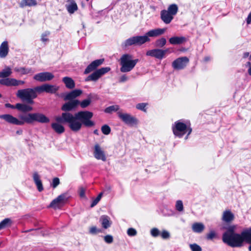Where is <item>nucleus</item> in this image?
I'll list each match as a JSON object with an SVG mask.
<instances>
[{"mask_svg": "<svg viewBox=\"0 0 251 251\" xmlns=\"http://www.w3.org/2000/svg\"><path fill=\"white\" fill-rule=\"evenodd\" d=\"M147 37H145L144 35L132 36L126 40L122 45L125 48L131 46H141L147 42Z\"/></svg>", "mask_w": 251, "mask_h": 251, "instance_id": "7", "label": "nucleus"}, {"mask_svg": "<svg viewBox=\"0 0 251 251\" xmlns=\"http://www.w3.org/2000/svg\"><path fill=\"white\" fill-rule=\"evenodd\" d=\"M104 241L108 244H111L113 242V236L111 235H107L104 236Z\"/></svg>", "mask_w": 251, "mask_h": 251, "instance_id": "45", "label": "nucleus"}, {"mask_svg": "<svg viewBox=\"0 0 251 251\" xmlns=\"http://www.w3.org/2000/svg\"><path fill=\"white\" fill-rule=\"evenodd\" d=\"M128 79V77L126 75H122L119 78V82H124L126 81Z\"/></svg>", "mask_w": 251, "mask_h": 251, "instance_id": "53", "label": "nucleus"}, {"mask_svg": "<svg viewBox=\"0 0 251 251\" xmlns=\"http://www.w3.org/2000/svg\"><path fill=\"white\" fill-rule=\"evenodd\" d=\"M176 208L179 212H181L183 210V205L182 201L178 200L176 201Z\"/></svg>", "mask_w": 251, "mask_h": 251, "instance_id": "39", "label": "nucleus"}, {"mask_svg": "<svg viewBox=\"0 0 251 251\" xmlns=\"http://www.w3.org/2000/svg\"><path fill=\"white\" fill-rule=\"evenodd\" d=\"M166 42L167 41L165 38H161L156 40L155 42V46L156 47L162 48L166 45Z\"/></svg>", "mask_w": 251, "mask_h": 251, "instance_id": "34", "label": "nucleus"}, {"mask_svg": "<svg viewBox=\"0 0 251 251\" xmlns=\"http://www.w3.org/2000/svg\"><path fill=\"white\" fill-rule=\"evenodd\" d=\"M119 108V106L118 105H111L106 108L104 110V112L107 113H111L113 112L118 111Z\"/></svg>", "mask_w": 251, "mask_h": 251, "instance_id": "36", "label": "nucleus"}, {"mask_svg": "<svg viewBox=\"0 0 251 251\" xmlns=\"http://www.w3.org/2000/svg\"><path fill=\"white\" fill-rule=\"evenodd\" d=\"M243 235L246 238V242L251 244L249 247V250L251 251V228H250V232L243 233Z\"/></svg>", "mask_w": 251, "mask_h": 251, "instance_id": "38", "label": "nucleus"}, {"mask_svg": "<svg viewBox=\"0 0 251 251\" xmlns=\"http://www.w3.org/2000/svg\"><path fill=\"white\" fill-rule=\"evenodd\" d=\"M79 104V100H69L68 102L65 103L61 107V110L68 112V111H72L77 107Z\"/></svg>", "mask_w": 251, "mask_h": 251, "instance_id": "17", "label": "nucleus"}, {"mask_svg": "<svg viewBox=\"0 0 251 251\" xmlns=\"http://www.w3.org/2000/svg\"><path fill=\"white\" fill-rule=\"evenodd\" d=\"M100 221L102 226L105 229L110 227L111 225V222L110 221V218L107 216L103 215L101 216Z\"/></svg>", "mask_w": 251, "mask_h": 251, "instance_id": "27", "label": "nucleus"}, {"mask_svg": "<svg viewBox=\"0 0 251 251\" xmlns=\"http://www.w3.org/2000/svg\"><path fill=\"white\" fill-rule=\"evenodd\" d=\"M25 83V81L23 80H18L15 78H6L5 79H0V84L4 85L7 86H18L23 85Z\"/></svg>", "mask_w": 251, "mask_h": 251, "instance_id": "16", "label": "nucleus"}, {"mask_svg": "<svg viewBox=\"0 0 251 251\" xmlns=\"http://www.w3.org/2000/svg\"><path fill=\"white\" fill-rule=\"evenodd\" d=\"M247 23L248 24H250L251 23V12L249 13L247 17Z\"/></svg>", "mask_w": 251, "mask_h": 251, "instance_id": "56", "label": "nucleus"}, {"mask_svg": "<svg viewBox=\"0 0 251 251\" xmlns=\"http://www.w3.org/2000/svg\"><path fill=\"white\" fill-rule=\"evenodd\" d=\"M94 156L98 160H101L103 161L106 160L104 151L98 144H96L94 146Z\"/></svg>", "mask_w": 251, "mask_h": 251, "instance_id": "19", "label": "nucleus"}, {"mask_svg": "<svg viewBox=\"0 0 251 251\" xmlns=\"http://www.w3.org/2000/svg\"><path fill=\"white\" fill-rule=\"evenodd\" d=\"M216 237V233L214 231H211L207 234L206 237L207 239L211 240Z\"/></svg>", "mask_w": 251, "mask_h": 251, "instance_id": "49", "label": "nucleus"}, {"mask_svg": "<svg viewBox=\"0 0 251 251\" xmlns=\"http://www.w3.org/2000/svg\"><path fill=\"white\" fill-rule=\"evenodd\" d=\"M234 214L229 210H226L223 212L222 220L224 222H230L234 219Z\"/></svg>", "mask_w": 251, "mask_h": 251, "instance_id": "26", "label": "nucleus"}, {"mask_svg": "<svg viewBox=\"0 0 251 251\" xmlns=\"http://www.w3.org/2000/svg\"><path fill=\"white\" fill-rule=\"evenodd\" d=\"M22 130H21V131H17V133H18V134H20V133H22Z\"/></svg>", "mask_w": 251, "mask_h": 251, "instance_id": "64", "label": "nucleus"}, {"mask_svg": "<svg viewBox=\"0 0 251 251\" xmlns=\"http://www.w3.org/2000/svg\"><path fill=\"white\" fill-rule=\"evenodd\" d=\"M14 71L20 73L21 75H26L30 73L32 74L33 73L31 69L25 67H16L14 69Z\"/></svg>", "mask_w": 251, "mask_h": 251, "instance_id": "33", "label": "nucleus"}, {"mask_svg": "<svg viewBox=\"0 0 251 251\" xmlns=\"http://www.w3.org/2000/svg\"><path fill=\"white\" fill-rule=\"evenodd\" d=\"M151 234L152 236L156 237L160 234V231L157 228H153L151 230Z\"/></svg>", "mask_w": 251, "mask_h": 251, "instance_id": "44", "label": "nucleus"}, {"mask_svg": "<svg viewBox=\"0 0 251 251\" xmlns=\"http://www.w3.org/2000/svg\"><path fill=\"white\" fill-rule=\"evenodd\" d=\"M192 230L196 233H201L204 229V226L201 223H195L192 226Z\"/></svg>", "mask_w": 251, "mask_h": 251, "instance_id": "28", "label": "nucleus"}, {"mask_svg": "<svg viewBox=\"0 0 251 251\" xmlns=\"http://www.w3.org/2000/svg\"><path fill=\"white\" fill-rule=\"evenodd\" d=\"M37 92L36 87L20 89L17 91L16 96L24 101L32 104L33 103V100L37 96Z\"/></svg>", "mask_w": 251, "mask_h": 251, "instance_id": "5", "label": "nucleus"}, {"mask_svg": "<svg viewBox=\"0 0 251 251\" xmlns=\"http://www.w3.org/2000/svg\"><path fill=\"white\" fill-rule=\"evenodd\" d=\"M172 129L174 135L179 137H182L185 133L188 132L186 139L187 138L188 136L192 132V129L189 126H187L179 121L175 123L172 126Z\"/></svg>", "mask_w": 251, "mask_h": 251, "instance_id": "6", "label": "nucleus"}, {"mask_svg": "<svg viewBox=\"0 0 251 251\" xmlns=\"http://www.w3.org/2000/svg\"><path fill=\"white\" fill-rule=\"evenodd\" d=\"M250 53L249 52H245L243 53V57L246 58L249 56Z\"/></svg>", "mask_w": 251, "mask_h": 251, "instance_id": "58", "label": "nucleus"}, {"mask_svg": "<svg viewBox=\"0 0 251 251\" xmlns=\"http://www.w3.org/2000/svg\"><path fill=\"white\" fill-rule=\"evenodd\" d=\"M94 133L95 134H97V135H98L99 134V131L97 129H96L94 131Z\"/></svg>", "mask_w": 251, "mask_h": 251, "instance_id": "62", "label": "nucleus"}, {"mask_svg": "<svg viewBox=\"0 0 251 251\" xmlns=\"http://www.w3.org/2000/svg\"><path fill=\"white\" fill-rule=\"evenodd\" d=\"M127 233L129 236H134L137 234V231L133 228H129L127 231Z\"/></svg>", "mask_w": 251, "mask_h": 251, "instance_id": "46", "label": "nucleus"}, {"mask_svg": "<svg viewBox=\"0 0 251 251\" xmlns=\"http://www.w3.org/2000/svg\"><path fill=\"white\" fill-rule=\"evenodd\" d=\"M66 7L68 12L70 14L74 13L77 10V5L74 0H68L66 4Z\"/></svg>", "mask_w": 251, "mask_h": 251, "instance_id": "22", "label": "nucleus"}, {"mask_svg": "<svg viewBox=\"0 0 251 251\" xmlns=\"http://www.w3.org/2000/svg\"><path fill=\"white\" fill-rule=\"evenodd\" d=\"M82 92L81 90L75 89L70 93H67L65 97V100H75V99L80 96L82 94Z\"/></svg>", "mask_w": 251, "mask_h": 251, "instance_id": "20", "label": "nucleus"}, {"mask_svg": "<svg viewBox=\"0 0 251 251\" xmlns=\"http://www.w3.org/2000/svg\"><path fill=\"white\" fill-rule=\"evenodd\" d=\"M235 226H231L227 228L223 235V242L231 247H240L243 245L244 241L246 242V238L243 233L250 232V228L244 230L241 234L235 233Z\"/></svg>", "mask_w": 251, "mask_h": 251, "instance_id": "3", "label": "nucleus"}, {"mask_svg": "<svg viewBox=\"0 0 251 251\" xmlns=\"http://www.w3.org/2000/svg\"><path fill=\"white\" fill-rule=\"evenodd\" d=\"M147 104L146 103H140L136 105V107L137 109L142 110L144 112H146V107Z\"/></svg>", "mask_w": 251, "mask_h": 251, "instance_id": "42", "label": "nucleus"}, {"mask_svg": "<svg viewBox=\"0 0 251 251\" xmlns=\"http://www.w3.org/2000/svg\"><path fill=\"white\" fill-rule=\"evenodd\" d=\"M62 81L68 88L73 89L75 87V82L71 77H64L63 78Z\"/></svg>", "mask_w": 251, "mask_h": 251, "instance_id": "29", "label": "nucleus"}, {"mask_svg": "<svg viewBox=\"0 0 251 251\" xmlns=\"http://www.w3.org/2000/svg\"><path fill=\"white\" fill-rule=\"evenodd\" d=\"M101 230L98 228L96 226H92L90 228L89 232L92 234H96L98 233L101 232Z\"/></svg>", "mask_w": 251, "mask_h": 251, "instance_id": "41", "label": "nucleus"}, {"mask_svg": "<svg viewBox=\"0 0 251 251\" xmlns=\"http://www.w3.org/2000/svg\"><path fill=\"white\" fill-rule=\"evenodd\" d=\"M166 28H154L147 32L144 35L145 37H147V42L151 41L150 37H156L163 34L166 31Z\"/></svg>", "mask_w": 251, "mask_h": 251, "instance_id": "13", "label": "nucleus"}, {"mask_svg": "<svg viewBox=\"0 0 251 251\" xmlns=\"http://www.w3.org/2000/svg\"><path fill=\"white\" fill-rule=\"evenodd\" d=\"M37 2L35 0H22L20 3V6L21 7H24L27 6H35Z\"/></svg>", "mask_w": 251, "mask_h": 251, "instance_id": "32", "label": "nucleus"}, {"mask_svg": "<svg viewBox=\"0 0 251 251\" xmlns=\"http://www.w3.org/2000/svg\"><path fill=\"white\" fill-rule=\"evenodd\" d=\"M247 65H249V66H251V63L250 62H247Z\"/></svg>", "mask_w": 251, "mask_h": 251, "instance_id": "63", "label": "nucleus"}, {"mask_svg": "<svg viewBox=\"0 0 251 251\" xmlns=\"http://www.w3.org/2000/svg\"><path fill=\"white\" fill-rule=\"evenodd\" d=\"M204 61L205 62H207L210 60V57L208 56L205 57L204 59Z\"/></svg>", "mask_w": 251, "mask_h": 251, "instance_id": "61", "label": "nucleus"}, {"mask_svg": "<svg viewBox=\"0 0 251 251\" xmlns=\"http://www.w3.org/2000/svg\"><path fill=\"white\" fill-rule=\"evenodd\" d=\"M33 178L34 180V181L35 183L41 181L40 179L39 176L38 175V173L35 172L33 174Z\"/></svg>", "mask_w": 251, "mask_h": 251, "instance_id": "50", "label": "nucleus"}, {"mask_svg": "<svg viewBox=\"0 0 251 251\" xmlns=\"http://www.w3.org/2000/svg\"><path fill=\"white\" fill-rule=\"evenodd\" d=\"M248 74L250 75H251V66L249 67L248 70Z\"/></svg>", "mask_w": 251, "mask_h": 251, "instance_id": "60", "label": "nucleus"}, {"mask_svg": "<svg viewBox=\"0 0 251 251\" xmlns=\"http://www.w3.org/2000/svg\"><path fill=\"white\" fill-rule=\"evenodd\" d=\"M99 198H96L92 202L91 204V207H93L96 205L97 204V203L99 202L100 200H99Z\"/></svg>", "mask_w": 251, "mask_h": 251, "instance_id": "55", "label": "nucleus"}, {"mask_svg": "<svg viewBox=\"0 0 251 251\" xmlns=\"http://www.w3.org/2000/svg\"><path fill=\"white\" fill-rule=\"evenodd\" d=\"M110 68L109 67L101 68L88 75L85 80V81H92L96 82L103 75L110 71Z\"/></svg>", "mask_w": 251, "mask_h": 251, "instance_id": "8", "label": "nucleus"}, {"mask_svg": "<svg viewBox=\"0 0 251 251\" xmlns=\"http://www.w3.org/2000/svg\"><path fill=\"white\" fill-rule=\"evenodd\" d=\"M59 89V87L55 85L44 84L39 86L36 87V90L39 93L46 92L48 93L54 94Z\"/></svg>", "mask_w": 251, "mask_h": 251, "instance_id": "9", "label": "nucleus"}, {"mask_svg": "<svg viewBox=\"0 0 251 251\" xmlns=\"http://www.w3.org/2000/svg\"><path fill=\"white\" fill-rule=\"evenodd\" d=\"M85 189L82 187L80 188L79 190V194L80 197L81 198H84L85 197Z\"/></svg>", "mask_w": 251, "mask_h": 251, "instance_id": "54", "label": "nucleus"}, {"mask_svg": "<svg viewBox=\"0 0 251 251\" xmlns=\"http://www.w3.org/2000/svg\"><path fill=\"white\" fill-rule=\"evenodd\" d=\"M91 102V100L90 98H88L85 100H84L82 101H79V105H80L81 107L82 108H84L88 106Z\"/></svg>", "mask_w": 251, "mask_h": 251, "instance_id": "37", "label": "nucleus"}, {"mask_svg": "<svg viewBox=\"0 0 251 251\" xmlns=\"http://www.w3.org/2000/svg\"><path fill=\"white\" fill-rule=\"evenodd\" d=\"M0 118L4 120L8 123L22 126L25 123L32 124L35 122L40 123H48L50 119L45 115L41 113H25L21 114L17 119L10 114L0 115Z\"/></svg>", "mask_w": 251, "mask_h": 251, "instance_id": "2", "label": "nucleus"}, {"mask_svg": "<svg viewBox=\"0 0 251 251\" xmlns=\"http://www.w3.org/2000/svg\"><path fill=\"white\" fill-rule=\"evenodd\" d=\"M37 189L39 192L42 191L43 190V187L42 183V181H40L35 183Z\"/></svg>", "mask_w": 251, "mask_h": 251, "instance_id": "52", "label": "nucleus"}, {"mask_svg": "<svg viewBox=\"0 0 251 251\" xmlns=\"http://www.w3.org/2000/svg\"><path fill=\"white\" fill-rule=\"evenodd\" d=\"M189 62L187 57H181L177 58L172 63V67L176 70H181L184 68Z\"/></svg>", "mask_w": 251, "mask_h": 251, "instance_id": "14", "label": "nucleus"}, {"mask_svg": "<svg viewBox=\"0 0 251 251\" xmlns=\"http://www.w3.org/2000/svg\"><path fill=\"white\" fill-rule=\"evenodd\" d=\"M139 62L138 59H132V55L130 54H124L120 58V71L122 73L131 71Z\"/></svg>", "mask_w": 251, "mask_h": 251, "instance_id": "4", "label": "nucleus"}, {"mask_svg": "<svg viewBox=\"0 0 251 251\" xmlns=\"http://www.w3.org/2000/svg\"><path fill=\"white\" fill-rule=\"evenodd\" d=\"M11 221L9 218L4 219L0 223V230L3 229L10 225Z\"/></svg>", "mask_w": 251, "mask_h": 251, "instance_id": "35", "label": "nucleus"}, {"mask_svg": "<svg viewBox=\"0 0 251 251\" xmlns=\"http://www.w3.org/2000/svg\"><path fill=\"white\" fill-rule=\"evenodd\" d=\"M5 106L7 108H16L15 106L10 104V103H6Z\"/></svg>", "mask_w": 251, "mask_h": 251, "instance_id": "57", "label": "nucleus"}, {"mask_svg": "<svg viewBox=\"0 0 251 251\" xmlns=\"http://www.w3.org/2000/svg\"><path fill=\"white\" fill-rule=\"evenodd\" d=\"M187 39L183 36H173L169 40L172 45H180L186 42Z\"/></svg>", "mask_w": 251, "mask_h": 251, "instance_id": "23", "label": "nucleus"}, {"mask_svg": "<svg viewBox=\"0 0 251 251\" xmlns=\"http://www.w3.org/2000/svg\"><path fill=\"white\" fill-rule=\"evenodd\" d=\"M160 18L165 24H169L174 19V16L166 11V10H163L160 12Z\"/></svg>", "mask_w": 251, "mask_h": 251, "instance_id": "21", "label": "nucleus"}, {"mask_svg": "<svg viewBox=\"0 0 251 251\" xmlns=\"http://www.w3.org/2000/svg\"><path fill=\"white\" fill-rule=\"evenodd\" d=\"M15 108L23 112H28L32 110V106L24 103H17Z\"/></svg>", "mask_w": 251, "mask_h": 251, "instance_id": "25", "label": "nucleus"}, {"mask_svg": "<svg viewBox=\"0 0 251 251\" xmlns=\"http://www.w3.org/2000/svg\"><path fill=\"white\" fill-rule=\"evenodd\" d=\"M178 10V6L176 4H172L170 5L167 10H166L168 13L174 17L177 14Z\"/></svg>", "mask_w": 251, "mask_h": 251, "instance_id": "30", "label": "nucleus"}, {"mask_svg": "<svg viewBox=\"0 0 251 251\" xmlns=\"http://www.w3.org/2000/svg\"><path fill=\"white\" fill-rule=\"evenodd\" d=\"M93 116V113L88 111H79L74 115L70 112H64L60 116L55 118L56 122L52 123L51 126L55 132L61 134L65 131V128L60 124L67 123L73 131L77 132L80 130L82 125L87 127L94 126V123L91 120Z\"/></svg>", "mask_w": 251, "mask_h": 251, "instance_id": "1", "label": "nucleus"}, {"mask_svg": "<svg viewBox=\"0 0 251 251\" xmlns=\"http://www.w3.org/2000/svg\"><path fill=\"white\" fill-rule=\"evenodd\" d=\"M160 234L162 238L164 239H168L170 237V233L165 230H163Z\"/></svg>", "mask_w": 251, "mask_h": 251, "instance_id": "47", "label": "nucleus"}, {"mask_svg": "<svg viewBox=\"0 0 251 251\" xmlns=\"http://www.w3.org/2000/svg\"><path fill=\"white\" fill-rule=\"evenodd\" d=\"M169 49L163 50L159 49H155L149 50L146 52L147 56L155 57L157 59L161 60L165 57V54L168 51Z\"/></svg>", "mask_w": 251, "mask_h": 251, "instance_id": "11", "label": "nucleus"}, {"mask_svg": "<svg viewBox=\"0 0 251 251\" xmlns=\"http://www.w3.org/2000/svg\"><path fill=\"white\" fill-rule=\"evenodd\" d=\"M190 248L192 251H201V247L196 244H193L190 245Z\"/></svg>", "mask_w": 251, "mask_h": 251, "instance_id": "43", "label": "nucleus"}, {"mask_svg": "<svg viewBox=\"0 0 251 251\" xmlns=\"http://www.w3.org/2000/svg\"><path fill=\"white\" fill-rule=\"evenodd\" d=\"M12 73V69L9 67H5L4 69L0 72V77H7L10 76Z\"/></svg>", "mask_w": 251, "mask_h": 251, "instance_id": "31", "label": "nucleus"}, {"mask_svg": "<svg viewBox=\"0 0 251 251\" xmlns=\"http://www.w3.org/2000/svg\"><path fill=\"white\" fill-rule=\"evenodd\" d=\"M102 195V193H100L99 194V195L98 196V197L97 198H99V200L100 201Z\"/></svg>", "mask_w": 251, "mask_h": 251, "instance_id": "59", "label": "nucleus"}, {"mask_svg": "<svg viewBox=\"0 0 251 251\" xmlns=\"http://www.w3.org/2000/svg\"><path fill=\"white\" fill-rule=\"evenodd\" d=\"M50 32L49 31H46L43 33L41 36V41L43 42H45L48 41L47 37L50 35Z\"/></svg>", "mask_w": 251, "mask_h": 251, "instance_id": "48", "label": "nucleus"}, {"mask_svg": "<svg viewBox=\"0 0 251 251\" xmlns=\"http://www.w3.org/2000/svg\"><path fill=\"white\" fill-rule=\"evenodd\" d=\"M104 62V59H97L92 62L85 69L84 74H88L95 70L100 66Z\"/></svg>", "mask_w": 251, "mask_h": 251, "instance_id": "18", "label": "nucleus"}, {"mask_svg": "<svg viewBox=\"0 0 251 251\" xmlns=\"http://www.w3.org/2000/svg\"><path fill=\"white\" fill-rule=\"evenodd\" d=\"M68 198V197L66 194H61L51 201L49 207H52L54 209L59 208L63 205L67 201Z\"/></svg>", "mask_w": 251, "mask_h": 251, "instance_id": "10", "label": "nucleus"}, {"mask_svg": "<svg viewBox=\"0 0 251 251\" xmlns=\"http://www.w3.org/2000/svg\"><path fill=\"white\" fill-rule=\"evenodd\" d=\"M117 114L119 118L127 125L137 124L138 123L137 120L129 114L120 111L118 112Z\"/></svg>", "mask_w": 251, "mask_h": 251, "instance_id": "12", "label": "nucleus"}, {"mask_svg": "<svg viewBox=\"0 0 251 251\" xmlns=\"http://www.w3.org/2000/svg\"><path fill=\"white\" fill-rule=\"evenodd\" d=\"M59 184V178H57V177L53 178V181H52V187L53 188H55Z\"/></svg>", "mask_w": 251, "mask_h": 251, "instance_id": "51", "label": "nucleus"}, {"mask_svg": "<svg viewBox=\"0 0 251 251\" xmlns=\"http://www.w3.org/2000/svg\"><path fill=\"white\" fill-rule=\"evenodd\" d=\"M9 47L7 41L3 42L0 46V57L5 58L8 54Z\"/></svg>", "mask_w": 251, "mask_h": 251, "instance_id": "24", "label": "nucleus"}, {"mask_svg": "<svg viewBox=\"0 0 251 251\" xmlns=\"http://www.w3.org/2000/svg\"><path fill=\"white\" fill-rule=\"evenodd\" d=\"M54 77V75L51 73L48 72L40 73L36 74L33 78L40 82H45L50 81Z\"/></svg>", "mask_w": 251, "mask_h": 251, "instance_id": "15", "label": "nucleus"}, {"mask_svg": "<svg viewBox=\"0 0 251 251\" xmlns=\"http://www.w3.org/2000/svg\"><path fill=\"white\" fill-rule=\"evenodd\" d=\"M101 129L102 132L105 135L109 134L111 131L110 127L106 125L103 126L101 127Z\"/></svg>", "mask_w": 251, "mask_h": 251, "instance_id": "40", "label": "nucleus"}]
</instances>
